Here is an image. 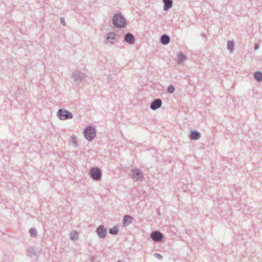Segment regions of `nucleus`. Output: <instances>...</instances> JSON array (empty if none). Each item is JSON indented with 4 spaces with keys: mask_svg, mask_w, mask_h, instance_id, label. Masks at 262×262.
Listing matches in <instances>:
<instances>
[{
    "mask_svg": "<svg viewBox=\"0 0 262 262\" xmlns=\"http://www.w3.org/2000/svg\"><path fill=\"white\" fill-rule=\"evenodd\" d=\"M96 132L95 128L91 125L87 126L83 130L85 138L88 141H92L96 137Z\"/></svg>",
    "mask_w": 262,
    "mask_h": 262,
    "instance_id": "f03ea898",
    "label": "nucleus"
},
{
    "mask_svg": "<svg viewBox=\"0 0 262 262\" xmlns=\"http://www.w3.org/2000/svg\"><path fill=\"white\" fill-rule=\"evenodd\" d=\"M29 233L31 237H36L37 236V230L35 228H31L29 230Z\"/></svg>",
    "mask_w": 262,
    "mask_h": 262,
    "instance_id": "4be33fe9",
    "label": "nucleus"
},
{
    "mask_svg": "<svg viewBox=\"0 0 262 262\" xmlns=\"http://www.w3.org/2000/svg\"><path fill=\"white\" fill-rule=\"evenodd\" d=\"M133 220V217L129 215H125L123 217L122 224L123 227H126L130 224Z\"/></svg>",
    "mask_w": 262,
    "mask_h": 262,
    "instance_id": "4468645a",
    "label": "nucleus"
},
{
    "mask_svg": "<svg viewBox=\"0 0 262 262\" xmlns=\"http://www.w3.org/2000/svg\"><path fill=\"white\" fill-rule=\"evenodd\" d=\"M96 233L100 238H104L107 233V230L103 225L99 226L96 230Z\"/></svg>",
    "mask_w": 262,
    "mask_h": 262,
    "instance_id": "6e6552de",
    "label": "nucleus"
},
{
    "mask_svg": "<svg viewBox=\"0 0 262 262\" xmlns=\"http://www.w3.org/2000/svg\"><path fill=\"white\" fill-rule=\"evenodd\" d=\"M162 101L161 99H154L150 103V108L151 110L155 111L161 107Z\"/></svg>",
    "mask_w": 262,
    "mask_h": 262,
    "instance_id": "1a4fd4ad",
    "label": "nucleus"
},
{
    "mask_svg": "<svg viewBox=\"0 0 262 262\" xmlns=\"http://www.w3.org/2000/svg\"><path fill=\"white\" fill-rule=\"evenodd\" d=\"M131 177L136 181H141L144 177V174L142 171L138 168H134L131 171Z\"/></svg>",
    "mask_w": 262,
    "mask_h": 262,
    "instance_id": "423d86ee",
    "label": "nucleus"
},
{
    "mask_svg": "<svg viewBox=\"0 0 262 262\" xmlns=\"http://www.w3.org/2000/svg\"><path fill=\"white\" fill-rule=\"evenodd\" d=\"M106 40L107 42L113 44L117 40L116 34L114 32H109L106 34Z\"/></svg>",
    "mask_w": 262,
    "mask_h": 262,
    "instance_id": "ddd939ff",
    "label": "nucleus"
},
{
    "mask_svg": "<svg viewBox=\"0 0 262 262\" xmlns=\"http://www.w3.org/2000/svg\"><path fill=\"white\" fill-rule=\"evenodd\" d=\"M27 255L33 257L34 256H37L39 253V251L38 250L35 249V248L34 247H30L27 249Z\"/></svg>",
    "mask_w": 262,
    "mask_h": 262,
    "instance_id": "f8f14e48",
    "label": "nucleus"
},
{
    "mask_svg": "<svg viewBox=\"0 0 262 262\" xmlns=\"http://www.w3.org/2000/svg\"><path fill=\"white\" fill-rule=\"evenodd\" d=\"M57 116L61 120H68L73 117L72 113L64 108L59 109L57 112Z\"/></svg>",
    "mask_w": 262,
    "mask_h": 262,
    "instance_id": "7ed1b4c3",
    "label": "nucleus"
},
{
    "mask_svg": "<svg viewBox=\"0 0 262 262\" xmlns=\"http://www.w3.org/2000/svg\"><path fill=\"white\" fill-rule=\"evenodd\" d=\"M253 76L255 80L257 82H260L262 81V72L256 71L254 73Z\"/></svg>",
    "mask_w": 262,
    "mask_h": 262,
    "instance_id": "f3484780",
    "label": "nucleus"
},
{
    "mask_svg": "<svg viewBox=\"0 0 262 262\" xmlns=\"http://www.w3.org/2000/svg\"><path fill=\"white\" fill-rule=\"evenodd\" d=\"M170 40V38L169 35L167 34H163L160 37V42L163 45H168Z\"/></svg>",
    "mask_w": 262,
    "mask_h": 262,
    "instance_id": "2eb2a0df",
    "label": "nucleus"
},
{
    "mask_svg": "<svg viewBox=\"0 0 262 262\" xmlns=\"http://www.w3.org/2000/svg\"><path fill=\"white\" fill-rule=\"evenodd\" d=\"M119 232V228L117 226H114L109 229V233L112 235H117Z\"/></svg>",
    "mask_w": 262,
    "mask_h": 262,
    "instance_id": "6ab92c4d",
    "label": "nucleus"
},
{
    "mask_svg": "<svg viewBox=\"0 0 262 262\" xmlns=\"http://www.w3.org/2000/svg\"><path fill=\"white\" fill-rule=\"evenodd\" d=\"M150 237L155 242H161L164 238V235L160 231L156 230L151 232Z\"/></svg>",
    "mask_w": 262,
    "mask_h": 262,
    "instance_id": "0eeeda50",
    "label": "nucleus"
},
{
    "mask_svg": "<svg viewBox=\"0 0 262 262\" xmlns=\"http://www.w3.org/2000/svg\"><path fill=\"white\" fill-rule=\"evenodd\" d=\"M72 77L76 84H79L85 78V74L77 70L72 73Z\"/></svg>",
    "mask_w": 262,
    "mask_h": 262,
    "instance_id": "39448f33",
    "label": "nucleus"
},
{
    "mask_svg": "<svg viewBox=\"0 0 262 262\" xmlns=\"http://www.w3.org/2000/svg\"><path fill=\"white\" fill-rule=\"evenodd\" d=\"M186 59V56L182 53L180 52L178 55V60L179 62H183Z\"/></svg>",
    "mask_w": 262,
    "mask_h": 262,
    "instance_id": "412c9836",
    "label": "nucleus"
},
{
    "mask_svg": "<svg viewBox=\"0 0 262 262\" xmlns=\"http://www.w3.org/2000/svg\"><path fill=\"white\" fill-rule=\"evenodd\" d=\"M124 40L129 45H133L135 42V38L132 33L128 32L124 35Z\"/></svg>",
    "mask_w": 262,
    "mask_h": 262,
    "instance_id": "9d476101",
    "label": "nucleus"
},
{
    "mask_svg": "<svg viewBox=\"0 0 262 262\" xmlns=\"http://www.w3.org/2000/svg\"><path fill=\"white\" fill-rule=\"evenodd\" d=\"M259 45H258V44H257V43H255V44L254 45V50L255 51H256V50H257L259 48Z\"/></svg>",
    "mask_w": 262,
    "mask_h": 262,
    "instance_id": "bb28decb",
    "label": "nucleus"
},
{
    "mask_svg": "<svg viewBox=\"0 0 262 262\" xmlns=\"http://www.w3.org/2000/svg\"><path fill=\"white\" fill-rule=\"evenodd\" d=\"M201 133L196 130H191L189 135V138L192 140H199L201 138Z\"/></svg>",
    "mask_w": 262,
    "mask_h": 262,
    "instance_id": "9b49d317",
    "label": "nucleus"
},
{
    "mask_svg": "<svg viewBox=\"0 0 262 262\" xmlns=\"http://www.w3.org/2000/svg\"><path fill=\"white\" fill-rule=\"evenodd\" d=\"M78 238V234L76 232H74V233H71V239L74 240Z\"/></svg>",
    "mask_w": 262,
    "mask_h": 262,
    "instance_id": "b1692460",
    "label": "nucleus"
},
{
    "mask_svg": "<svg viewBox=\"0 0 262 262\" xmlns=\"http://www.w3.org/2000/svg\"><path fill=\"white\" fill-rule=\"evenodd\" d=\"M112 23L114 26L117 28H123L127 24L126 19L120 13H115L114 15Z\"/></svg>",
    "mask_w": 262,
    "mask_h": 262,
    "instance_id": "f257e3e1",
    "label": "nucleus"
},
{
    "mask_svg": "<svg viewBox=\"0 0 262 262\" xmlns=\"http://www.w3.org/2000/svg\"><path fill=\"white\" fill-rule=\"evenodd\" d=\"M155 256L158 258V259L161 260L163 258V256L162 255H161L159 253H154Z\"/></svg>",
    "mask_w": 262,
    "mask_h": 262,
    "instance_id": "393cba45",
    "label": "nucleus"
},
{
    "mask_svg": "<svg viewBox=\"0 0 262 262\" xmlns=\"http://www.w3.org/2000/svg\"><path fill=\"white\" fill-rule=\"evenodd\" d=\"M60 20L61 24L63 26H66V22H65L64 18L61 17L60 18Z\"/></svg>",
    "mask_w": 262,
    "mask_h": 262,
    "instance_id": "a878e982",
    "label": "nucleus"
},
{
    "mask_svg": "<svg viewBox=\"0 0 262 262\" xmlns=\"http://www.w3.org/2000/svg\"><path fill=\"white\" fill-rule=\"evenodd\" d=\"M164 3L163 9L164 11H168L172 7V0H163Z\"/></svg>",
    "mask_w": 262,
    "mask_h": 262,
    "instance_id": "dca6fc26",
    "label": "nucleus"
},
{
    "mask_svg": "<svg viewBox=\"0 0 262 262\" xmlns=\"http://www.w3.org/2000/svg\"><path fill=\"white\" fill-rule=\"evenodd\" d=\"M175 88L173 85H170L167 88V92L169 94H172L174 91Z\"/></svg>",
    "mask_w": 262,
    "mask_h": 262,
    "instance_id": "5701e85b",
    "label": "nucleus"
},
{
    "mask_svg": "<svg viewBox=\"0 0 262 262\" xmlns=\"http://www.w3.org/2000/svg\"><path fill=\"white\" fill-rule=\"evenodd\" d=\"M71 142H72L73 145L75 147H77L78 146V142H77V138L76 136L72 135L71 137Z\"/></svg>",
    "mask_w": 262,
    "mask_h": 262,
    "instance_id": "aec40b11",
    "label": "nucleus"
},
{
    "mask_svg": "<svg viewBox=\"0 0 262 262\" xmlns=\"http://www.w3.org/2000/svg\"><path fill=\"white\" fill-rule=\"evenodd\" d=\"M234 42L233 41L228 40L227 41V49L232 52L234 50Z\"/></svg>",
    "mask_w": 262,
    "mask_h": 262,
    "instance_id": "a211bd4d",
    "label": "nucleus"
},
{
    "mask_svg": "<svg viewBox=\"0 0 262 262\" xmlns=\"http://www.w3.org/2000/svg\"><path fill=\"white\" fill-rule=\"evenodd\" d=\"M89 174L90 177L94 181H100L102 177V172L100 168L93 167L90 169Z\"/></svg>",
    "mask_w": 262,
    "mask_h": 262,
    "instance_id": "20e7f679",
    "label": "nucleus"
}]
</instances>
